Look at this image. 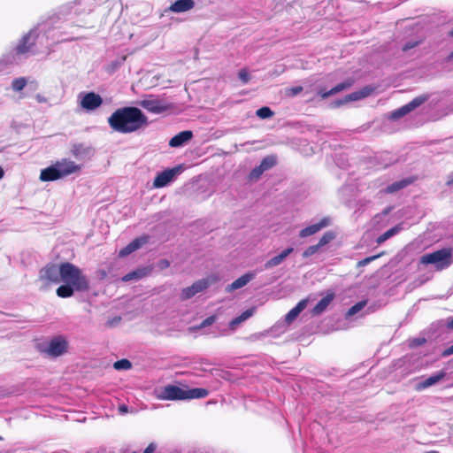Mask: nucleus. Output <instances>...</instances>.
I'll return each mask as SVG.
<instances>
[{"label": "nucleus", "mask_w": 453, "mask_h": 453, "mask_svg": "<svg viewBox=\"0 0 453 453\" xmlns=\"http://www.w3.org/2000/svg\"><path fill=\"white\" fill-rule=\"evenodd\" d=\"M27 83V81L24 77L14 79L12 82V88L16 92H19L26 87Z\"/></svg>", "instance_id": "c756f323"}, {"label": "nucleus", "mask_w": 453, "mask_h": 453, "mask_svg": "<svg viewBox=\"0 0 453 453\" xmlns=\"http://www.w3.org/2000/svg\"><path fill=\"white\" fill-rule=\"evenodd\" d=\"M137 104L148 111L155 114H159L170 108L169 104H167L163 99L157 98L152 95L147 96L144 99L139 101Z\"/></svg>", "instance_id": "423d86ee"}, {"label": "nucleus", "mask_w": 453, "mask_h": 453, "mask_svg": "<svg viewBox=\"0 0 453 453\" xmlns=\"http://www.w3.org/2000/svg\"><path fill=\"white\" fill-rule=\"evenodd\" d=\"M67 346V341L62 336H58L49 342L45 352L50 357H57L66 352Z\"/></svg>", "instance_id": "6e6552de"}, {"label": "nucleus", "mask_w": 453, "mask_h": 453, "mask_svg": "<svg viewBox=\"0 0 453 453\" xmlns=\"http://www.w3.org/2000/svg\"><path fill=\"white\" fill-rule=\"evenodd\" d=\"M194 6V0H176L166 9V12L182 13L190 11Z\"/></svg>", "instance_id": "ddd939ff"}, {"label": "nucleus", "mask_w": 453, "mask_h": 453, "mask_svg": "<svg viewBox=\"0 0 453 453\" xmlns=\"http://www.w3.org/2000/svg\"><path fill=\"white\" fill-rule=\"evenodd\" d=\"M265 171L260 166L255 167L249 174L250 180H257L260 178Z\"/></svg>", "instance_id": "58836bf2"}, {"label": "nucleus", "mask_w": 453, "mask_h": 453, "mask_svg": "<svg viewBox=\"0 0 453 453\" xmlns=\"http://www.w3.org/2000/svg\"><path fill=\"white\" fill-rule=\"evenodd\" d=\"M377 257H378V256L365 257V259L358 261L357 266L358 267L365 266V265H368L370 262H372V260L376 259Z\"/></svg>", "instance_id": "c03bdc74"}, {"label": "nucleus", "mask_w": 453, "mask_h": 453, "mask_svg": "<svg viewBox=\"0 0 453 453\" xmlns=\"http://www.w3.org/2000/svg\"><path fill=\"white\" fill-rule=\"evenodd\" d=\"M334 234L332 233V232H326L325 233L321 238L319 239V242H318V246L319 248L325 246L326 244L329 243L332 240L334 239Z\"/></svg>", "instance_id": "473e14b6"}, {"label": "nucleus", "mask_w": 453, "mask_h": 453, "mask_svg": "<svg viewBox=\"0 0 453 453\" xmlns=\"http://www.w3.org/2000/svg\"><path fill=\"white\" fill-rule=\"evenodd\" d=\"M35 43V36L32 32L25 35L16 48L17 53H27Z\"/></svg>", "instance_id": "6ab92c4d"}, {"label": "nucleus", "mask_w": 453, "mask_h": 453, "mask_svg": "<svg viewBox=\"0 0 453 453\" xmlns=\"http://www.w3.org/2000/svg\"><path fill=\"white\" fill-rule=\"evenodd\" d=\"M102 104V97L94 92H89L86 94L81 101V107L88 111L96 110V108L101 106Z\"/></svg>", "instance_id": "f8f14e48"}, {"label": "nucleus", "mask_w": 453, "mask_h": 453, "mask_svg": "<svg viewBox=\"0 0 453 453\" xmlns=\"http://www.w3.org/2000/svg\"><path fill=\"white\" fill-rule=\"evenodd\" d=\"M446 376V372L443 371H441L439 372H436L435 374H433L432 376L425 379L424 380L420 381L417 385V389L422 390L426 388H429L431 386L435 385L438 383L441 380H442Z\"/></svg>", "instance_id": "f3484780"}, {"label": "nucleus", "mask_w": 453, "mask_h": 453, "mask_svg": "<svg viewBox=\"0 0 453 453\" xmlns=\"http://www.w3.org/2000/svg\"><path fill=\"white\" fill-rule=\"evenodd\" d=\"M209 280L206 279L199 280L194 282L191 286L182 289L180 297L182 300H188L193 297L197 293L202 292L209 287Z\"/></svg>", "instance_id": "1a4fd4ad"}, {"label": "nucleus", "mask_w": 453, "mask_h": 453, "mask_svg": "<svg viewBox=\"0 0 453 453\" xmlns=\"http://www.w3.org/2000/svg\"><path fill=\"white\" fill-rule=\"evenodd\" d=\"M148 241H149L148 236H142V237L134 239L133 242H131V244L133 245L134 250H137L142 245L146 244L148 242Z\"/></svg>", "instance_id": "4c0bfd02"}, {"label": "nucleus", "mask_w": 453, "mask_h": 453, "mask_svg": "<svg viewBox=\"0 0 453 453\" xmlns=\"http://www.w3.org/2000/svg\"><path fill=\"white\" fill-rule=\"evenodd\" d=\"M254 313V309H249L245 311H243L240 316L236 317L229 323V327L232 330H234L237 326H239L241 323L244 322L248 319H250Z\"/></svg>", "instance_id": "b1692460"}, {"label": "nucleus", "mask_w": 453, "mask_h": 453, "mask_svg": "<svg viewBox=\"0 0 453 453\" xmlns=\"http://www.w3.org/2000/svg\"><path fill=\"white\" fill-rule=\"evenodd\" d=\"M371 91L372 90L370 88H364L359 91H356V92L349 94L348 96H345V98L342 101L338 102L337 104L340 105L344 103L360 100L362 98L368 96L370 95Z\"/></svg>", "instance_id": "412c9836"}, {"label": "nucleus", "mask_w": 453, "mask_h": 453, "mask_svg": "<svg viewBox=\"0 0 453 453\" xmlns=\"http://www.w3.org/2000/svg\"><path fill=\"white\" fill-rule=\"evenodd\" d=\"M81 169L80 165L70 159L63 158L42 169L39 179L42 181H54L79 173Z\"/></svg>", "instance_id": "7ed1b4c3"}, {"label": "nucleus", "mask_w": 453, "mask_h": 453, "mask_svg": "<svg viewBox=\"0 0 453 453\" xmlns=\"http://www.w3.org/2000/svg\"><path fill=\"white\" fill-rule=\"evenodd\" d=\"M133 453H135V452H133Z\"/></svg>", "instance_id": "13d9d810"}, {"label": "nucleus", "mask_w": 453, "mask_h": 453, "mask_svg": "<svg viewBox=\"0 0 453 453\" xmlns=\"http://www.w3.org/2000/svg\"><path fill=\"white\" fill-rule=\"evenodd\" d=\"M61 264H49L40 270L39 280L42 282L41 289H47L50 284L61 282Z\"/></svg>", "instance_id": "39448f33"}, {"label": "nucleus", "mask_w": 453, "mask_h": 453, "mask_svg": "<svg viewBox=\"0 0 453 453\" xmlns=\"http://www.w3.org/2000/svg\"><path fill=\"white\" fill-rule=\"evenodd\" d=\"M411 183V180L410 179H404V180H401L395 181V182L388 185L384 189V193H386V194L395 193V192L404 188L405 187H407Z\"/></svg>", "instance_id": "5701e85b"}, {"label": "nucleus", "mask_w": 453, "mask_h": 453, "mask_svg": "<svg viewBox=\"0 0 453 453\" xmlns=\"http://www.w3.org/2000/svg\"><path fill=\"white\" fill-rule=\"evenodd\" d=\"M330 225H331V219L329 217H325L322 219H320L319 222H318L316 224H312L311 226H308L303 228L299 232V236L301 238H305V237L313 235L316 233H318L319 231H320L321 229H323Z\"/></svg>", "instance_id": "9b49d317"}, {"label": "nucleus", "mask_w": 453, "mask_h": 453, "mask_svg": "<svg viewBox=\"0 0 453 453\" xmlns=\"http://www.w3.org/2000/svg\"><path fill=\"white\" fill-rule=\"evenodd\" d=\"M293 251L294 249L292 247L285 249L277 256L267 260L264 265V268L265 270H270L275 266L280 265Z\"/></svg>", "instance_id": "4468645a"}, {"label": "nucleus", "mask_w": 453, "mask_h": 453, "mask_svg": "<svg viewBox=\"0 0 453 453\" xmlns=\"http://www.w3.org/2000/svg\"><path fill=\"white\" fill-rule=\"evenodd\" d=\"M192 137L193 133L189 130L180 132L169 141V145L173 148L181 147Z\"/></svg>", "instance_id": "dca6fc26"}, {"label": "nucleus", "mask_w": 453, "mask_h": 453, "mask_svg": "<svg viewBox=\"0 0 453 453\" xmlns=\"http://www.w3.org/2000/svg\"><path fill=\"white\" fill-rule=\"evenodd\" d=\"M308 304L307 299L301 300L296 307L291 309L286 315L285 320L288 324H290L292 321H294L298 315L306 308Z\"/></svg>", "instance_id": "a211bd4d"}, {"label": "nucleus", "mask_w": 453, "mask_h": 453, "mask_svg": "<svg viewBox=\"0 0 453 453\" xmlns=\"http://www.w3.org/2000/svg\"><path fill=\"white\" fill-rule=\"evenodd\" d=\"M256 277V273H248L244 275L241 276L234 281H233L230 285L226 287V291L231 292L234 290H236L238 288H241L244 286H246L250 280H252Z\"/></svg>", "instance_id": "2eb2a0df"}, {"label": "nucleus", "mask_w": 453, "mask_h": 453, "mask_svg": "<svg viewBox=\"0 0 453 453\" xmlns=\"http://www.w3.org/2000/svg\"><path fill=\"white\" fill-rule=\"evenodd\" d=\"M275 164H276L275 157H272V156H268L261 161L259 166L265 172V171L271 169Z\"/></svg>", "instance_id": "7c9ffc66"}, {"label": "nucleus", "mask_w": 453, "mask_h": 453, "mask_svg": "<svg viewBox=\"0 0 453 453\" xmlns=\"http://www.w3.org/2000/svg\"><path fill=\"white\" fill-rule=\"evenodd\" d=\"M402 229V227L400 226H395L390 229H388V231H386L384 234H382L381 235H380L377 239V243L378 244H381L383 243L384 242H386L388 239L391 238L392 236L395 235L397 233L400 232V230Z\"/></svg>", "instance_id": "bb28decb"}, {"label": "nucleus", "mask_w": 453, "mask_h": 453, "mask_svg": "<svg viewBox=\"0 0 453 453\" xmlns=\"http://www.w3.org/2000/svg\"><path fill=\"white\" fill-rule=\"evenodd\" d=\"M409 112H411V111L408 108H406V104H405V105L402 106L401 108L391 112L390 118L392 119H399V118L404 116L405 114H407Z\"/></svg>", "instance_id": "e433bc0d"}, {"label": "nucleus", "mask_w": 453, "mask_h": 453, "mask_svg": "<svg viewBox=\"0 0 453 453\" xmlns=\"http://www.w3.org/2000/svg\"><path fill=\"white\" fill-rule=\"evenodd\" d=\"M449 60L453 59V51L449 55L448 58Z\"/></svg>", "instance_id": "6e6d98bb"}, {"label": "nucleus", "mask_w": 453, "mask_h": 453, "mask_svg": "<svg viewBox=\"0 0 453 453\" xmlns=\"http://www.w3.org/2000/svg\"><path fill=\"white\" fill-rule=\"evenodd\" d=\"M61 282L64 284L57 288V295L61 298L73 296L74 292H84L89 288V281L83 272L75 265L61 263Z\"/></svg>", "instance_id": "f03ea898"}, {"label": "nucleus", "mask_w": 453, "mask_h": 453, "mask_svg": "<svg viewBox=\"0 0 453 453\" xmlns=\"http://www.w3.org/2000/svg\"><path fill=\"white\" fill-rule=\"evenodd\" d=\"M147 275L146 269H138L123 276V281L137 280Z\"/></svg>", "instance_id": "a878e982"}, {"label": "nucleus", "mask_w": 453, "mask_h": 453, "mask_svg": "<svg viewBox=\"0 0 453 453\" xmlns=\"http://www.w3.org/2000/svg\"><path fill=\"white\" fill-rule=\"evenodd\" d=\"M334 295L333 293L327 294L325 297H323L312 309V314L317 316L320 315L324 312L331 302L334 300Z\"/></svg>", "instance_id": "aec40b11"}, {"label": "nucleus", "mask_w": 453, "mask_h": 453, "mask_svg": "<svg viewBox=\"0 0 453 453\" xmlns=\"http://www.w3.org/2000/svg\"><path fill=\"white\" fill-rule=\"evenodd\" d=\"M186 399H200L208 395L209 392L205 388H192L186 390Z\"/></svg>", "instance_id": "393cba45"}, {"label": "nucleus", "mask_w": 453, "mask_h": 453, "mask_svg": "<svg viewBox=\"0 0 453 453\" xmlns=\"http://www.w3.org/2000/svg\"><path fill=\"white\" fill-rule=\"evenodd\" d=\"M447 185H452L453 184V173H450L449 176H448V179H447Z\"/></svg>", "instance_id": "3c124183"}, {"label": "nucleus", "mask_w": 453, "mask_h": 453, "mask_svg": "<svg viewBox=\"0 0 453 453\" xmlns=\"http://www.w3.org/2000/svg\"><path fill=\"white\" fill-rule=\"evenodd\" d=\"M110 127L120 134H130L148 125V118L136 107H123L116 110L109 118Z\"/></svg>", "instance_id": "f257e3e1"}, {"label": "nucleus", "mask_w": 453, "mask_h": 453, "mask_svg": "<svg viewBox=\"0 0 453 453\" xmlns=\"http://www.w3.org/2000/svg\"><path fill=\"white\" fill-rule=\"evenodd\" d=\"M180 172V167H174L172 169L165 170L164 172L158 173L153 181V186L157 188L165 187L168 185L177 173Z\"/></svg>", "instance_id": "9d476101"}, {"label": "nucleus", "mask_w": 453, "mask_h": 453, "mask_svg": "<svg viewBox=\"0 0 453 453\" xmlns=\"http://www.w3.org/2000/svg\"><path fill=\"white\" fill-rule=\"evenodd\" d=\"M391 211V207H388L383 211V214L387 215Z\"/></svg>", "instance_id": "864d4df0"}, {"label": "nucleus", "mask_w": 453, "mask_h": 453, "mask_svg": "<svg viewBox=\"0 0 453 453\" xmlns=\"http://www.w3.org/2000/svg\"><path fill=\"white\" fill-rule=\"evenodd\" d=\"M91 152L90 148L84 147L82 144L74 145L72 149V153L76 157H84Z\"/></svg>", "instance_id": "cd10ccee"}, {"label": "nucleus", "mask_w": 453, "mask_h": 453, "mask_svg": "<svg viewBox=\"0 0 453 453\" xmlns=\"http://www.w3.org/2000/svg\"><path fill=\"white\" fill-rule=\"evenodd\" d=\"M449 35L453 37V29L449 32Z\"/></svg>", "instance_id": "4d7b16f0"}, {"label": "nucleus", "mask_w": 453, "mask_h": 453, "mask_svg": "<svg viewBox=\"0 0 453 453\" xmlns=\"http://www.w3.org/2000/svg\"><path fill=\"white\" fill-rule=\"evenodd\" d=\"M131 366H132L131 362L127 359H121V360L116 361L113 364V367L116 370H128L131 368Z\"/></svg>", "instance_id": "f704fd0d"}, {"label": "nucleus", "mask_w": 453, "mask_h": 453, "mask_svg": "<svg viewBox=\"0 0 453 453\" xmlns=\"http://www.w3.org/2000/svg\"><path fill=\"white\" fill-rule=\"evenodd\" d=\"M365 303H366L365 301H361V302H358L357 303H356L355 305H353L347 311L346 317L349 318V317L357 314V312H359L365 306Z\"/></svg>", "instance_id": "72a5a7b5"}, {"label": "nucleus", "mask_w": 453, "mask_h": 453, "mask_svg": "<svg viewBox=\"0 0 453 453\" xmlns=\"http://www.w3.org/2000/svg\"><path fill=\"white\" fill-rule=\"evenodd\" d=\"M453 354V345L449 347L448 349H446L443 352H442V356L444 357H448V356H450Z\"/></svg>", "instance_id": "09e8293b"}, {"label": "nucleus", "mask_w": 453, "mask_h": 453, "mask_svg": "<svg viewBox=\"0 0 453 453\" xmlns=\"http://www.w3.org/2000/svg\"><path fill=\"white\" fill-rule=\"evenodd\" d=\"M4 172L3 168L0 166V180L4 178Z\"/></svg>", "instance_id": "5fc2aeb1"}, {"label": "nucleus", "mask_w": 453, "mask_h": 453, "mask_svg": "<svg viewBox=\"0 0 453 453\" xmlns=\"http://www.w3.org/2000/svg\"><path fill=\"white\" fill-rule=\"evenodd\" d=\"M427 96H419L415 97L413 100H411L410 103L406 104V108L410 110V111H413L422 104H424L427 100Z\"/></svg>", "instance_id": "c85d7f7f"}, {"label": "nucleus", "mask_w": 453, "mask_h": 453, "mask_svg": "<svg viewBox=\"0 0 453 453\" xmlns=\"http://www.w3.org/2000/svg\"><path fill=\"white\" fill-rule=\"evenodd\" d=\"M159 265L161 268H167L170 265V263L166 259H163L160 261Z\"/></svg>", "instance_id": "8fccbe9b"}, {"label": "nucleus", "mask_w": 453, "mask_h": 453, "mask_svg": "<svg viewBox=\"0 0 453 453\" xmlns=\"http://www.w3.org/2000/svg\"><path fill=\"white\" fill-rule=\"evenodd\" d=\"M447 326L449 328H453V317L451 319H449V320L447 322Z\"/></svg>", "instance_id": "603ef678"}, {"label": "nucleus", "mask_w": 453, "mask_h": 453, "mask_svg": "<svg viewBox=\"0 0 453 453\" xmlns=\"http://www.w3.org/2000/svg\"><path fill=\"white\" fill-rule=\"evenodd\" d=\"M119 411L120 414H126L128 412V407L125 404H121L119 406Z\"/></svg>", "instance_id": "49530a36"}, {"label": "nucleus", "mask_w": 453, "mask_h": 453, "mask_svg": "<svg viewBox=\"0 0 453 453\" xmlns=\"http://www.w3.org/2000/svg\"><path fill=\"white\" fill-rule=\"evenodd\" d=\"M303 88L302 86L292 87L286 90V94L290 96H295L298 95L299 93H301L303 91Z\"/></svg>", "instance_id": "a19ab883"}, {"label": "nucleus", "mask_w": 453, "mask_h": 453, "mask_svg": "<svg viewBox=\"0 0 453 453\" xmlns=\"http://www.w3.org/2000/svg\"><path fill=\"white\" fill-rule=\"evenodd\" d=\"M35 100L38 103H46L47 102V98L45 96H43L42 95H41V94H37L35 96Z\"/></svg>", "instance_id": "de8ad7c7"}, {"label": "nucleus", "mask_w": 453, "mask_h": 453, "mask_svg": "<svg viewBox=\"0 0 453 453\" xmlns=\"http://www.w3.org/2000/svg\"><path fill=\"white\" fill-rule=\"evenodd\" d=\"M156 449L154 443H150L149 446L144 449L143 453H152Z\"/></svg>", "instance_id": "a18cd8bd"}, {"label": "nucleus", "mask_w": 453, "mask_h": 453, "mask_svg": "<svg viewBox=\"0 0 453 453\" xmlns=\"http://www.w3.org/2000/svg\"><path fill=\"white\" fill-rule=\"evenodd\" d=\"M215 320H216L215 316H210L207 319H205L204 320H203L200 325H198L196 326L189 327L188 330L191 332V331L203 329L206 326L212 325L215 322Z\"/></svg>", "instance_id": "2f4dec72"}, {"label": "nucleus", "mask_w": 453, "mask_h": 453, "mask_svg": "<svg viewBox=\"0 0 453 453\" xmlns=\"http://www.w3.org/2000/svg\"><path fill=\"white\" fill-rule=\"evenodd\" d=\"M186 390L174 386L167 385L157 391V398L160 400H186Z\"/></svg>", "instance_id": "0eeeda50"}, {"label": "nucleus", "mask_w": 453, "mask_h": 453, "mask_svg": "<svg viewBox=\"0 0 453 453\" xmlns=\"http://www.w3.org/2000/svg\"><path fill=\"white\" fill-rule=\"evenodd\" d=\"M352 84H353L352 80H347V81L336 85L329 91H326V92L320 91L319 95L321 96L322 98H326L332 95L337 94L338 92H341L344 89L349 88Z\"/></svg>", "instance_id": "4be33fe9"}, {"label": "nucleus", "mask_w": 453, "mask_h": 453, "mask_svg": "<svg viewBox=\"0 0 453 453\" xmlns=\"http://www.w3.org/2000/svg\"><path fill=\"white\" fill-rule=\"evenodd\" d=\"M273 115V111L269 107H261L257 111V116L260 119H268Z\"/></svg>", "instance_id": "c9c22d12"}, {"label": "nucleus", "mask_w": 453, "mask_h": 453, "mask_svg": "<svg viewBox=\"0 0 453 453\" xmlns=\"http://www.w3.org/2000/svg\"><path fill=\"white\" fill-rule=\"evenodd\" d=\"M238 77L244 84L248 83L250 79V74L245 69H242L239 71Z\"/></svg>", "instance_id": "79ce46f5"}, {"label": "nucleus", "mask_w": 453, "mask_h": 453, "mask_svg": "<svg viewBox=\"0 0 453 453\" xmlns=\"http://www.w3.org/2000/svg\"><path fill=\"white\" fill-rule=\"evenodd\" d=\"M452 250L441 249L432 253L425 254L420 257V264L434 265L436 270H443L452 264Z\"/></svg>", "instance_id": "20e7f679"}, {"label": "nucleus", "mask_w": 453, "mask_h": 453, "mask_svg": "<svg viewBox=\"0 0 453 453\" xmlns=\"http://www.w3.org/2000/svg\"><path fill=\"white\" fill-rule=\"evenodd\" d=\"M135 251L133 245L131 244V242L127 245L125 248H123L120 251H119V256L120 257H126L129 254H131L132 252Z\"/></svg>", "instance_id": "37998d69"}, {"label": "nucleus", "mask_w": 453, "mask_h": 453, "mask_svg": "<svg viewBox=\"0 0 453 453\" xmlns=\"http://www.w3.org/2000/svg\"><path fill=\"white\" fill-rule=\"evenodd\" d=\"M320 248L316 244V245H312V246H310L308 247L303 252V257H309L312 255H314L316 252H318V250H319Z\"/></svg>", "instance_id": "ea45409f"}]
</instances>
